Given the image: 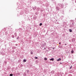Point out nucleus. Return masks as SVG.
Returning a JSON list of instances; mask_svg holds the SVG:
<instances>
[{
	"label": "nucleus",
	"instance_id": "f257e3e1",
	"mask_svg": "<svg viewBox=\"0 0 76 76\" xmlns=\"http://www.w3.org/2000/svg\"><path fill=\"white\" fill-rule=\"evenodd\" d=\"M22 6L20 5H19L18 8H17V10L19 9L20 10H21V12L20 13V15H23V16H25V14L23 12V10H22Z\"/></svg>",
	"mask_w": 76,
	"mask_h": 76
},
{
	"label": "nucleus",
	"instance_id": "f03ea898",
	"mask_svg": "<svg viewBox=\"0 0 76 76\" xmlns=\"http://www.w3.org/2000/svg\"><path fill=\"white\" fill-rule=\"evenodd\" d=\"M1 54L2 56H4L5 55V53H4V50H1L0 53V55Z\"/></svg>",
	"mask_w": 76,
	"mask_h": 76
},
{
	"label": "nucleus",
	"instance_id": "7ed1b4c3",
	"mask_svg": "<svg viewBox=\"0 0 76 76\" xmlns=\"http://www.w3.org/2000/svg\"><path fill=\"white\" fill-rule=\"evenodd\" d=\"M58 6L60 8H63L64 6L61 4H59L58 5Z\"/></svg>",
	"mask_w": 76,
	"mask_h": 76
},
{
	"label": "nucleus",
	"instance_id": "20e7f679",
	"mask_svg": "<svg viewBox=\"0 0 76 76\" xmlns=\"http://www.w3.org/2000/svg\"><path fill=\"white\" fill-rule=\"evenodd\" d=\"M25 30V28H19V31H22V32H23L24 31V30Z\"/></svg>",
	"mask_w": 76,
	"mask_h": 76
},
{
	"label": "nucleus",
	"instance_id": "39448f33",
	"mask_svg": "<svg viewBox=\"0 0 76 76\" xmlns=\"http://www.w3.org/2000/svg\"><path fill=\"white\" fill-rule=\"evenodd\" d=\"M69 27L70 28H73V27H74V23H72V24L70 25Z\"/></svg>",
	"mask_w": 76,
	"mask_h": 76
},
{
	"label": "nucleus",
	"instance_id": "423d86ee",
	"mask_svg": "<svg viewBox=\"0 0 76 76\" xmlns=\"http://www.w3.org/2000/svg\"><path fill=\"white\" fill-rule=\"evenodd\" d=\"M46 45H47V44L45 43H43L42 45V47L43 48H44V47H45V46H46Z\"/></svg>",
	"mask_w": 76,
	"mask_h": 76
},
{
	"label": "nucleus",
	"instance_id": "0eeeda50",
	"mask_svg": "<svg viewBox=\"0 0 76 76\" xmlns=\"http://www.w3.org/2000/svg\"><path fill=\"white\" fill-rule=\"evenodd\" d=\"M7 61H4V62L3 64L4 65V66H5V65H6V64H7Z\"/></svg>",
	"mask_w": 76,
	"mask_h": 76
},
{
	"label": "nucleus",
	"instance_id": "6e6552de",
	"mask_svg": "<svg viewBox=\"0 0 76 76\" xmlns=\"http://www.w3.org/2000/svg\"><path fill=\"white\" fill-rule=\"evenodd\" d=\"M33 19H37V16H36V15H34L33 16Z\"/></svg>",
	"mask_w": 76,
	"mask_h": 76
},
{
	"label": "nucleus",
	"instance_id": "1a4fd4ad",
	"mask_svg": "<svg viewBox=\"0 0 76 76\" xmlns=\"http://www.w3.org/2000/svg\"><path fill=\"white\" fill-rule=\"evenodd\" d=\"M56 10H58V11H59V10H60V9H59V8H58L57 7H56Z\"/></svg>",
	"mask_w": 76,
	"mask_h": 76
},
{
	"label": "nucleus",
	"instance_id": "9d476101",
	"mask_svg": "<svg viewBox=\"0 0 76 76\" xmlns=\"http://www.w3.org/2000/svg\"><path fill=\"white\" fill-rule=\"evenodd\" d=\"M61 74V72H58L57 74V75L58 76H60V75Z\"/></svg>",
	"mask_w": 76,
	"mask_h": 76
},
{
	"label": "nucleus",
	"instance_id": "9b49d317",
	"mask_svg": "<svg viewBox=\"0 0 76 76\" xmlns=\"http://www.w3.org/2000/svg\"><path fill=\"white\" fill-rule=\"evenodd\" d=\"M49 6V5H48V3H46V7H48Z\"/></svg>",
	"mask_w": 76,
	"mask_h": 76
},
{
	"label": "nucleus",
	"instance_id": "f8f14e48",
	"mask_svg": "<svg viewBox=\"0 0 76 76\" xmlns=\"http://www.w3.org/2000/svg\"><path fill=\"white\" fill-rule=\"evenodd\" d=\"M54 58H52L50 59V61H54Z\"/></svg>",
	"mask_w": 76,
	"mask_h": 76
},
{
	"label": "nucleus",
	"instance_id": "ddd939ff",
	"mask_svg": "<svg viewBox=\"0 0 76 76\" xmlns=\"http://www.w3.org/2000/svg\"><path fill=\"white\" fill-rule=\"evenodd\" d=\"M36 9H37L36 6L34 7H33V10H36Z\"/></svg>",
	"mask_w": 76,
	"mask_h": 76
},
{
	"label": "nucleus",
	"instance_id": "4468645a",
	"mask_svg": "<svg viewBox=\"0 0 76 76\" xmlns=\"http://www.w3.org/2000/svg\"><path fill=\"white\" fill-rule=\"evenodd\" d=\"M14 35H15V37H17V33H16V32L15 33Z\"/></svg>",
	"mask_w": 76,
	"mask_h": 76
},
{
	"label": "nucleus",
	"instance_id": "2eb2a0df",
	"mask_svg": "<svg viewBox=\"0 0 76 76\" xmlns=\"http://www.w3.org/2000/svg\"><path fill=\"white\" fill-rule=\"evenodd\" d=\"M61 60V58H59L57 59V61H60V60Z\"/></svg>",
	"mask_w": 76,
	"mask_h": 76
},
{
	"label": "nucleus",
	"instance_id": "dca6fc26",
	"mask_svg": "<svg viewBox=\"0 0 76 76\" xmlns=\"http://www.w3.org/2000/svg\"><path fill=\"white\" fill-rule=\"evenodd\" d=\"M60 75L61 76H64V74L63 73L61 72Z\"/></svg>",
	"mask_w": 76,
	"mask_h": 76
},
{
	"label": "nucleus",
	"instance_id": "f3484780",
	"mask_svg": "<svg viewBox=\"0 0 76 76\" xmlns=\"http://www.w3.org/2000/svg\"><path fill=\"white\" fill-rule=\"evenodd\" d=\"M16 47L15 46H12V49H16Z\"/></svg>",
	"mask_w": 76,
	"mask_h": 76
},
{
	"label": "nucleus",
	"instance_id": "a211bd4d",
	"mask_svg": "<svg viewBox=\"0 0 76 76\" xmlns=\"http://www.w3.org/2000/svg\"><path fill=\"white\" fill-rule=\"evenodd\" d=\"M51 73L52 74H54V71L53 70V71H51Z\"/></svg>",
	"mask_w": 76,
	"mask_h": 76
},
{
	"label": "nucleus",
	"instance_id": "6ab92c4d",
	"mask_svg": "<svg viewBox=\"0 0 76 76\" xmlns=\"http://www.w3.org/2000/svg\"><path fill=\"white\" fill-rule=\"evenodd\" d=\"M47 69H45L44 70L43 72H44V73H47Z\"/></svg>",
	"mask_w": 76,
	"mask_h": 76
},
{
	"label": "nucleus",
	"instance_id": "aec40b11",
	"mask_svg": "<svg viewBox=\"0 0 76 76\" xmlns=\"http://www.w3.org/2000/svg\"><path fill=\"white\" fill-rule=\"evenodd\" d=\"M39 13H38V12H35V15H38V14H39Z\"/></svg>",
	"mask_w": 76,
	"mask_h": 76
},
{
	"label": "nucleus",
	"instance_id": "412c9836",
	"mask_svg": "<svg viewBox=\"0 0 76 76\" xmlns=\"http://www.w3.org/2000/svg\"><path fill=\"white\" fill-rule=\"evenodd\" d=\"M71 53L72 54H73L74 53V51L73 50H72L71 51Z\"/></svg>",
	"mask_w": 76,
	"mask_h": 76
},
{
	"label": "nucleus",
	"instance_id": "4be33fe9",
	"mask_svg": "<svg viewBox=\"0 0 76 76\" xmlns=\"http://www.w3.org/2000/svg\"><path fill=\"white\" fill-rule=\"evenodd\" d=\"M8 34V33H7V31H6L5 33V34L6 35H7Z\"/></svg>",
	"mask_w": 76,
	"mask_h": 76
},
{
	"label": "nucleus",
	"instance_id": "5701e85b",
	"mask_svg": "<svg viewBox=\"0 0 76 76\" xmlns=\"http://www.w3.org/2000/svg\"><path fill=\"white\" fill-rule=\"evenodd\" d=\"M11 37H12V38H15V36H14V35H12Z\"/></svg>",
	"mask_w": 76,
	"mask_h": 76
},
{
	"label": "nucleus",
	"instance_id": "b1692460",
	"mask_svg": "<svg viewBox=\"0 0 76 76\" xmlns=\"http://www.w3.org/2000/svg\"><path fill=\"white\" fill-rule=\"evenodd\" d=\"M27 71V73H29V69H28L27 70H26Z\"/></svg>",
	"mask_w": 76,
	"mask_h": 76
},
{
	"label": "nucleus",
	"instance_id": "393cba45",
	"mask_svg": "<svg viewBox=\"0 0 76 76\" xmlns=\"http://www.w3.org/2000/svg\"><path fill=\"white\" fill-rule=\"evenodd\" d=\"M37 10H38V11H39V10H40V8L39 7H38L37 8Z\"/></svg>",
	"mask_w": 76,
	"mask_h": 76
},
{
	"label": "nucleus",
	"instance_id": "a878e982",
	"mask_svg": "<svg viewBox=\"0 0 76 76\" xmlns=\"http://www.w3.org/2000/svg\"><path fill=\"white\" fill-rule=\"evenodd\" d=\"M26 59H23V62H26Z\"/></svg>",
	"mask_w": 76,
	"mask_h": 76
},
{
	"label": "nucleus",
	"instance_id": "bb28decb",
	"mask_svg": "<svg viewBox=\"0 0 76 76\" xmlns=\"http://www.w3.org/2000/svg\"><path fill=\"white\" fill-rule=\"evenodd\" d=\"M69 31L70 32H72V29H69Z\"/></svg>",
	"mask_w": 76,
	"mask_h": 76
},
{
	"label": "nucleus",
	"instance_id": "cd10ccee",
	"mask_svg": "<svg viewBox=\"0 0 76 76\" xmlns=\"http://www.w3.org/2000/svg\"><path fill=\"white\" fill-rule=\"evenodd\" d=\"M42 23H41L39 24V26H42Z\"/></svg>",
	"mask_w": 76,
	"mask_h": 76
},
{
	"label": "nucleus",
	"instance_id": "c85d7f7f",
	"mask_svg": "<svg viewBox=\"0 0 76 76\" xmlns=\"http://www.w3.org/2000/svg\"><path fill=\"white\" fill-rule=\"evenodd\" d=\"M19 37L18 36L17 38L16 39H18V40H19Z\"/></svg>",
	"mask_w": 76,
	"mask_h": 76
},
{
	"label": "nucleus",
	"instance_id": "c756f323",
	"mask_svg": "<svg viewBox=\"0 0 76 76\" xmlns=\"http://www.w3.org/2000/svg\"><path fill=\"white\" fill-rule=\"evenodd\" d=\"M23 76H26V74L24 73V74H23Z\"/></svg>",
	"mask_w": 76,
	"mask_h": 76
},
{
	"label": "nucleus",
	"instance_id": "7c9ffc66",
	"mask_svg": "<svg viewBox=\"0 0 76 76\" xmlns=\"http://www.w3.org/2000/svg\"><path fill=\"white\" fill-rule=\"evenodd\" d=\"M40 12H41V13H42V12H43V10H40Z\"/></svg>",
	"mask_w": 76,
	"mask_h": 76
},
{
	"label": "nucleus",
	"instance_id": "2f4dec72",
	"mask_svg": "<svg viewBox=\"0 0 76 76\" xmlns=\"http://www.w3.org/2000/svg\"><path fill=\"white\" fill-rule=\"evenodd\" d=\"M18 63H20V62L21 61V60H20V59H19V60H18Z\"/></svg>",
	"mask_w": 76,
	"mask_h": 76
},
{
	"label": "nucleus",
	"instance_id": "473e14b6",
	"mask_svg": "<svg viewBox=\"0 0 76 76\" xmlns=\"http://www.w3.org/2000/svg\"><path fill=\"white\" fill-rule=\"evenodd\" d=\"M12 52V53H15V50H13Z\"/></svg>",
	"mask_w": 76,
	"mask_h": 76
},
{
	"label": "nucleus",
	"instance_id": "72a5a7b5",
	"mask_svg": "<svg viewBox=\"0 0 76 76\" xmlns=\"http://www.w3.org/2000/svg\"><path fill=\"white\" fill-rule=\"evenodd\" d=\"M10 76H13V74H11L10 75Z\"/></svg>",
	"mask_w": 76,
	"mask_h": 76
},
{
	"label": "nucleus",
	"instance_id": "f704fd0d",
	"mask_svg": "<svg viewBox=\"0 0 76 76\" xmlns=\"http://www.w3.org/2000/svg\"><path fill=\"white\" fill-rule=\"evenodd\" d=\"M0 42H3V40L1 39H0Z\"/></svg>",
	"mask_w": 76,
	"mask_h": 76
},
{
	"label": "nucleus",
	"instance_id": "c9c22d12",
	"mask_svg": "<svg viewBox=\"0 0 76 76\" xmlns=\"http://www.w3.org/2000/svg\"><path fill=\"white\" fill-rule=\"evenodd\" d=\"M34 58H35V59H38V57H35Z\"/></svg>",
	"mask_w": 76,
	"mask_h": 76
},
{
	"label": "nucleus",
	"instance_id": "e433bc0d",
	"mask_svg": "<svg viewBox=\"0 0 76 76\" xmlns=\"http://www.w3.org/2000/svg\"><path fill=\"white\" fill-rule=\"evenodd\" d=\"M31 54L32 55V54H33V52L32 51H31Z\"/></svg>",
	"mask_w": 76,
	"mask_h": 76
},
{
	"label": "nucleus",
	"instance_id": "4c0bfd02",
	"mask_svg": "<svg viewBox=\"0 0 76 76\" xmlns=\"http://www.w3.org/2000/svg\"><path fill=\"white\" fill-rule=\"evenodd\" d=\"M46 10H48V11H49V10H48V8H46Z\"/></svg>",
	"mask_w": 76,
	"mask_h": 76
},
{
	"label": "nucleus",
	"instance_id": "58836bf2",
	"mask_svg": "<svg viewBox=\"0 0 76 76\" xmlns=\"http://www.w3.org/2000/svg\"><path fill=\"white\" fill-rule=\"evenodd\" d=\"M74 39H72V42H74Z\"/></svg>",
	"mask_w": 76,
	"mask_h": 76
},
{
	"label": "nucleus",
	"instance_id": "ea45409f",
	"mask_svg": "<svg viewBox=\"0 0 76 76\" xmlns=\"http://www.w3.org/2000/svg\"><path fill=\"white\" fill-rule=\"evenodd\" d=\"M44 60H47V58H44Z\"/></svg>",
	"mask_w": 76,
	"mask_h": 76
},
{
	"label": "nucleus",
	"instance_id": "a19ab883",
	"mask_svg": "<svg viewBox=\"0 0 76 76\" xmlns=\"http://www.w3.org/2000/svg\"><path fill=\"white\" fill-rule=\"evenodd\" d=\"M68 76H72L71 74H69Z\"/></svg>",
	"mask_w": 76,
	"mask_h": 76
},
{
	"label": "nucleus",
	"instance_id": "79ce46f5",
	"mask_svg": "<svg viewBox=\"0 0 76 76\" xmlns=\"http://www.w3.org/2000/svg\"><path fill=\"white\" fill-rule=\"evenodd\" d=\"M11 44L12 43H10V42L9 43V44L10 46V44Z\"/></svg>",
	"mask_w": 76,
	"mask_h": 76
},
{
	"label": "nucleus",
	"instance_id": "37998d69",
	"mask_svg": "<svg viewBox=\"0 0 76 76\" xmlns=\"http://www.w3.org/2000/svg\"><path fill=\"white\" fill-rule=\"evenodd\" d=\"M72 65L71 66H70V67L69 68V69H72Z\"/></svg>",
	"mask_w": 76,
	"mask_h": 76
},
{
	"label": "nucleus",
	"instance_id": "c03bdc74",
	"mask_svg": "<svg viewBox=\"0 0 76 76\" xmlns=\"http://www.w3.org/2000/svg\"><path fill=\"white\" fill-rule=\"evenodd\" d=\"M58 47L59 48H61V46H60V45H59L58 46Z\"/></svg>",
	"mask_w": 76,
	"mask_h": 76
},
{
	"label": "nucleus",
	"instance_id": "a18cd8bd",
	"mask_svg": "<svg viewBox=\"0 0 76 76\" xmlns=\"http://www.w3.org/2000/svg\"><path fill=\"white\" fill-rule=\"evenodd\" d=\"M15 45L16 46H18V44H16Z\"/></svg>",
	"mask_w": 76,
	"mask_h": 76
},
{
	"label": "nucleus",
	"instance_id": "49530a36",
	"mask_svg": "<svg viewBox=\"0 0 76 76\" xmlns=\"http://www.w3.org/2000/svg\"><path fill=\"white\" fill-rule=\"evenodd\" d=\"M52 48L53 49H55V47H54V48Z\"/></svg>",
	"mask_w": 76,
	"mask_h": 76
},
{
	"label": "nucleus",
	"instance_id": "de8ad7c7",
	"mask_svg": "<svg viewBox=\"0 0 76 76\" xmlns=\"http://www.w3.org/2000/svg\"><path fill=\"white\" fill-rule=\"evenodd\" d=\"M70 45V48H71V46H70V45Z\"/></svg>",
	"mask_w": 76,
	"mask_h": 76
},
{
	"label": "nucleus",
	"instance_id": "09e8293b",
	"mask_svg": "<svg viewBox=\"0 0 76 76\" xmlns=\"http://www.w3.org/2000/svg\"><path fill=\"white\" fill-rule=\"evenodd\" d=\"M59 44H61V42H60L59 43Z\"/></svg>",
	"mask_w": 76,
	"mask_h": 76
},
{
	"label": "nucleus",
	"instance_id": "8fccbe9b",
	"mask_svg": "<svg viewBox=\"0 0 76 76\" xmlns=\"http://www.w3.org/2000/svg\"><path fill=\"white\" fill-rule=\"evenodd\" d=\"M21 66H22V67L23 66V65L21 64Z\"/></svg>",
	"mask_w": 76,
	"mask_h": 76
},
{
	"label": "nucleus",
	"instance_id": "3c124183",
	"mask_svg": "<svg viewBox=\"0 0 76 76\" xmlns=\"http://www.w3.org/2000/svg\"><path fill=\"white\" fill-rule=\"evenodd\" d=\"M52 1H54V0H52Z\"/></svg>",
	"mask_w": 76,
	"mask_h": 76
},
{
	"label": "nucleus",
	"instance_id": "603ef678",
	"mask_svg": "<svg viewBox=\"0 0 76 76\" xmlns=\"http://www.w3.org/2000/svg\"><path fill=\"white\" fill-rule=\"evenodd\" d=\"M67 45V44L66 43V44H65V45Z\"/></svg>",
	"mask_w": 76,
	"mask_h": 76
},
{
	"label": "nucleus",
	"instance_id": "864d4df0",
	"mask_svg": "<svg viewBox=\"0 0 76 76\" xmlns=\"http://www.w3.org/2000/svg\"><path fill=\"white\" fill-rule=\"evenodd\" d=\"M62 18H64V16H62Z\"/></svg>",
	"mask_w": 76,
	"mask_h": 76
},
{
	"label": "nucleus",
	"instance_id": "5fc2aeb1",
	"mask_svg": "<svg viewBox=\"0 0 76 76\" xmlns=\"http://www.w3.org/2000/svg\"><path fill=\"white\" fill-rule=\"evenodd\" d=\"M20 74V73H18V76H19V74Z\"/></svg>",
	"mask_w": 76,
	"mask_h": 76
},
{
	"label": "nucleus",
	"instance_id": "6e6d98bb",
	"mask_svg": "<svg viewBox=\"0 0 76 76\" xmlns=\"http://www.w3.org/2000/svg\"><path fill=\"white\" fill-rule=\"evenodd\" d=\"M42 5H43V6H45V5H44V4H43Z\"/></svg>",
	"mask_w": 76,
	"mask_h": 76
},
{
	"label": "nucleus",
	"instance_id": "4d7b16f0",
	"mask_svg": "<svg viewBox=\"0 0 76 76\" xmlns=\"http://www.w3.org/2000/svg\"><path fill=\"white\" fill-rule=\"evenodd\" d=\"M44 50H45V48H44Z\"/></svg>",
	"mask_w": 76,
	"mask_h": 76
},
{
	"label": "nucleus",
	"instance_id": "13d9d810",
	"mask_svg": "<svg viewBox=\"0 0 76 76\" xmlns=\"http://www.w3.org/2000/svg\"><path fill=\"white\" fill-rule=\"evenodd\" d=\"M50 32H52V30H50Z\"/></svg>",
	"mask_w": 76,
	"mask_h": 76
},
{
	"label": "nucleus",
	"instance_id": "bf43d9fd",
	"mask_svg": "<svg viewBox=\"0 0 76 76\" xmlns=\"http://www.w3.org/2000/svg\"><path fill=\"white\" fill-rule=\"evenodd\" d=\"M75 3H76V0H75Z\"/></svg>",
	"mask_w": 76,
	"mask_h": 76
},
{
	"label": "nucleus",
	"instance_id": "052dcab7",
	"mask_svg": "<svg viewBox=\"0 0 76 76\" xmlns=\"http://www.w3.org/2000/svg\"><path fill=\"white\" fill-rule=\"evenodd\" d=\"M35 37H37V35H36L35 36Z\"/></svg>",
	"mask_w": 76,
	"mask_h": 76
},
{
	"label": "nucleus",
	"instance_id": "680f3d73",
	"mask_svg": "<svg viewBox=\"0 0 76 76\" xmlns=\"http://www.w3.org/2000/svg\"><path fill=\"white\" fill-rule=\"evenodd\" d=\"M60 63V64H61V62Z\"/></svg>",
	"mask_w": 76,
	"mask_h": 76
},
{
	"label": "nucleus",
	"instance_id": "e2e57ef3",
	"mask_svg": "<svg viewBox=\"0 0 76 76\" xmlns=\"http://www.w3.org/2000/svg\"><path fill=\"white\" fill-rule=\"evenodd\" d=\"M72 0V1H73V0Z\"/></svg>",
	"mask_w": 76,
	"mask_h": 76
},
{
	"label": "nucleus",
	"instance_id": "0e129e2a",
	"mask_svg": "<svg viewBox=\"0 0 76 76\" xmlns=\"http://www.w3.org/2000/svg\"><path fill=\"white\" fill-rule=\"evenodd\" d=\"M47 32H48V30Z\"/></svg>",
	"mask_w": 76,
	"mask_h": 76
},
{
	"label": "nucleus",
	"instance_id": "69168bd1",
	"mask_svg": "<svg viewBox=\"0 0 76 76\" xmlns=\"http://www.w3.org/2000/svg\"><path fill=\"white\" fill-rule=\"evenodd\" d=\"M43 76H45V75H43Z\"/></svg>",
	"mask_w": 76,
	"mask_h": 76
},
{
	"label": "nucleus",
	"instance_id": "338daca9",
	"mask_svg": "<svg viewBox=\"0 0 76 76\" xmlns=\"http://www.w3.org/2000/svg\"><path fill=\"white\" fill-rule=\"evenodd\" d=\"M62 12H63V10L62 11Z\"/></svg>",
	"mask_w": 76,
	"mask_h": 76
},
{
	"label": "nucleus",
	"instance_id": "774afa93",
	"mask_svg": "<svg viewBox=\"0 0 76 76\" xmlns=\"http://www.w3.org/2000/svg\"><path fill=\"white\" fill-rule=\"evenodd\" d=\"M45 25H46V24H45Z\"/></svg>",
	"mask_w": 76,
	"mask_h": 76
}]
</instances>
